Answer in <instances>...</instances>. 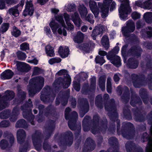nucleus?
I'll return each mask as SVG.
<instances>
[{
	"label": "nucleus",
	"instance_id": "obj_62",
	"mask_svg": "<svg viewBox=\"0 0 152 152\" xmlns=\"http://www.w3.org/2000/svg\"><path fill=\"white\" fill-rule=\"evenodd\" d=\"M21 4L20 5L22 7L23 6V5L24 4V1L23 0L21 1Z\"/></svg>",
	"mask_w": 152,
	"mask_h": 152
},
{
	"label": "nucleus",
	"instance_id": "obj_56",
	"mask_svg": "<svg viewBox=\"0 0 152 152\" xmlns=\"http://www.w3.org/2000/svg\"><path fill=\"white\" fill-rule=\"evenodd\" d=\"M14 141V138L12 135L10 134V142H13Z\"/></svg>",
	"mask_w": 152,
	"mask_h": 152
},
{
	"label": "nucleus",
	"instance_id": "obj_25",
	"mask_svg": "<svg viewBox=\"0 0 152 152\" xmlns=\"http://www.w3.org/2000/svg\"><path fill=\"white\" fill-rule=\"evenodd\" d=\"M9 143L5 140H2L0 142V147L1 149L4 150L6 149L8 146Z\"/></svg>",
	"mask_w": 152,
	"mask_h": 152
},
{
	"label": "nucleus",
	"instance_id": "obj_14",
	"mask_svg": "<svg viewBox=\"0 0 152 152\" xmlns=\"http://www.w3.org/2000/svg\"><path fill=\"white\" fill-rule=\"evenodd\" d=\"M107 58L110 60V62L117 66H119L120 65V58L119 56H116L113 59H110L108 56H107Z\"/></svg>",
	"mask_w": 152,
	"mask_h": 152
},
{
	"label": "nucleus",
	"instance_id": "obj_54",
	"mask_svg": "<svg viewBox=\"0 0 152 152\" xmlns=\"http://www.w3.org/2000/svg\"><path fill=\"white\" fill-rule=\"evenodd\" d=\"M141 27V23L140 22H138L137 24V27L138 28H140Z\"/></svg>",
	"mask_w": 152,
	"mask_h": 152
},
{
	"label": "nucleus",
	"instance_id": "obj_28",
	"mask_svg": "<svg viewBox=\"0 0 152 152\" xmlns=\"http://www.w3.org/2000/svg\"><path fill=\"white\" fill-rule=\"evenodd\" d=\"M11 33L13 36L17 37L20 35V32L19 30L17 29L16 27H14L13 30L12 32Z\"/></svg>",
	"mask_w": 152,
	"mask_h": 152
},
{
	"label": "nucleus",
	"instance_id": "obj_17",
	"mask_svg": "<svg viewBox=\"0 0 152 152\" xmlns=\"http://www.w3.org/2000/svg\"><path fill=\"white\" fill-rule=\"evenodd\" d=\"M9 99H4L0 101V111L8 107Z\"/></svg>",
	"mask_w": 152,
	"mask_h": 152
},
{
	"label": "nucleus",
	"instance_id": "obj_5",
	"mask_svg": "<svg viewBox=\"0 0 152 152\" xmlns=\"http://www.w3.org/2000/svg\"><path fill=\"white\" fill-rule=\"evenodd\" d=\"M44 82V79L42 77H37L33 78L30 80L29 82V84L32 86L33 85L35 86L36 87L39 88L40 90L43 86Z\"/></svg>",
	"mask_w": 152,
	"mask_h": 152
},
{
	"label": "nucleus",
	"instance_id": "obj_58",
	"mask_svg": "<svg viewBox=\"0 0 152 152\" xmlns=\"http://www.w3.org/2000/svg\"><path fill=\"white\" fill-rule=\"evenodd\" d=\"M4 56V51L1 52V59H3Z\"/></svg>",
	"mask_w": 152,
	"mask_h": 152
},
{
	"label": "nucleus",
	"instance_id": "obj_47",
	"mask_svg": "<svg viewBox=\"0 0 152 152\" xmlns=\"http://www.w3.org/2000/svg\"><path fill=\"white\" fill-rule=\"evenodd\" d=\"M49 0H38V2L40 4L42 5L45 4L46 2L48 1Z\"/></svg>",
	"mask_w": 152,
	"mask_h": 152
},
{
	"label": "nucleus",
	"instance_id": "obj_12",
	"mask_svg": "<svg viewBox=\"0 0 152 152\" xmlns=\"http://www.w3.org/2000/svg\"><path fill=\"white\" fill-rule=\"evenodd\" d=\"M58 52L61 57L65 58L68 56L69 49L67 47L61 46L59 47Z\"/></svg>",
	"mask_w": 152,
	"mask_h": 152
},
{
	"label": "nucleus",
	"instance_id": "obj_33",
	"mask_svg": "<svg viewBox=\"0 0 152 152\" xmlns=\"http://www.w3.org/2000/svg\"><path fill=\"white\" fill-rule=\"evenodd\" d=\"M29 48V45L26 42L23 43L20 45V49L23 50H26L28 49Z\"/></svg>",
	"mask_w": 152,
	"mask_h": 152
},
{
	"label": "nucleus",
	"instance_id": "obj_45",
	"mask_svg": "<svg viewBox=\"0 0 152 152\" xmlns=\"http://www.w3.org/2000/svg\"><path fill=\"white\" fill-rule=\"evenodd\" d=\"M99 54L100 55L104 56L106 55L107 53L105 51L99 50Z\"/></svg>",
	"mask_w": 152,
	"mask_h": 152
},
{
	"label": "nucleus",
	"instance_id": "obj_40",
	"mask_svg": "<svg viewBox=\"0 0 152 152\" xmlns=\"http://www.w3.org/2000/svg\"><path fill=\"white\" fill-rule=\"evenodd\" d=\"M73 86L75 90L77 91H79L80 90V85L78 83H77L75 81L73 82Z\"/></svg>",
	"mask_w": 152,
	"mask_h": 152
},
{
	"label": "nucleus",
	"instance_id": "obj_55",
	"mask_svg": "<svg viewBox=\"0 0 152 152\" xmlns=\"http://www.w3.org/2000/svg\"><path fill=\"white\" fill-rule=\"evenodd\" d=\"M14 96V93L13 92L10 91V98H13Z\"/></svg>",
	"mask_w": 152,
	"mask_h": 152
},
{
	"label": "nucleus",
	"instance_id": "obj_34",
	"mask_svg": "<svg viewBox=\"0 0 152 152\" xmlns=\"http://www.w3.org/2000/svg\"><path fill=\"white\" fill-rule=\"evenodd\" d=\"M44 30V31L47 35L49 37H52L51 32L49 27H45Z\"/></svg>",
	"mask_w": 152,
	"mask_h": 152
},
{
	"label": "nucleus",
	"instance_id": "obj_27",
	"mask_svg": "<svg viewBox=\"0 0 152 152\" xmlns=\"http://www.w3.org/2000/svg\"><path fill=\"white\" fill-rule=\"evenodd\" d=\"M61 61V59L59 58H55L50 59L48 62L50 64H53L54 63H58Z\"/></svg>",
	"mask_w": 152,
	"mask_h": 152
},
{
	"label": "nucleus",
	"instance_id": "obj_48",
	"mask_svg": "<svg viewBox=\"0 0 152 152\" xmlns=\"http://www.w3.org/2000/svg\"><path fill=\"white\" fill-rule=\"evenodd\" d=\"M119 50V48L118 46L115 47L113 49V52L115 53H117Z\"/></svg>",
	"mask_w": 152,
	"mask_h": 152
},
{
	"label": "nucleus",
	"instance_id": "obj_37",
	"mask_svg": "<svg viewBox=\"0 0 152 152\" xmlns=\"http://www.w3.org/2000/svg\"><path fill=\"white\" fill-rule=\"evenodd\" d=\"M132 16L134 19H136L139 18L140 15L139 13L135 12L132 13Z\"/></svg>",
	"mask_w": 152,
	"mask_h": 152
},
{
	"label": "nucleus",
	"instance_id": "obj_4",
	"mask_svg": "<svg viewBox=\"0 0 152 152\" xmlns=\"http://www.w3.org/2000/svg\"><path fill=\"white\" fill-rule=\"evenodd\" d=\"M78 10L81 18L83 20L88 21L91 23H94V20L92 19L93 16L92 14H89L86 17L88 13L87 10L83 4L79 5L78 7Z\"/></svg>",
	"mask_w": 152,
	"mask_h": 152
},
{
	"label": "nucleus",
	"instance_id": "obj_61",
	"mask_svg": "<svg viewBox=\"0 0 152 152\" xmlns=\"http://www.w3.org/2000/svg\"><path fill=\"white\" fill-rule=\"evenodd\" d=\"M83 46L84 47V48H83V49L84 50H87L88 51V50H91V49H86V48H85V44L83 45ZM88 52H89V51H88Z\"/></svg>",
	"mask_w": 152,
	"mask_h": 152
},
{
	"label": "nucleus",
	"instance_id": "obj_31",
	"mask_svg": "<svg viewBox=\"0 0 152 152\" xmlns=\"http://www.w3.org/2000/svg\"><path fill=\"white\" fill-rule=\"evenodd\" d=\"M17 55L18 57L21 60H24L26 58V54L20 51H18L17 52Z\"/></svg>",
	"mask_w": 152,
	"mask_h": 152
},
{
	"label": "nucleus",
	"instance_id": "obj_46",
	"mask_svg": "<svg viewBox=\"0 0 152 152\" xmlns=\"http://www.w3.org/2000/svg\"><path fill=\"white\" fill-rule=\"evenodd\" d=\"M59 10L58 9L55 8H52L51 9L52 13L55 14H57L59 12Z\"/></svg>",
	"mask_w": 152,
	"mask_h": 152
},
{
	"label": "nucleus",
	"instance_id": "obj_20",
	"mask_svg": "<svg viewBox=\"0 0 152 152\" xmlns=\"http://www.w3.org/2000/svg\"><path fill=\"white\" fill-rule=\"evenodd\" d=\"M25 136V132L23 130L20 129L18 130L17 133L18 141V142H20L21 140L24 138Z\"/></svg>",
	"mask_w": 152,
	"mask_h": 152
},
{
	"label": "nucleus",
	"instance_id": "obj_24",
	"mask_svg": "<svg viewBox=\"0 0 152 152\" xmlns=\"http://www.w3.org/2000/svg\"><path fill=\"white\" fill-rule=\"evenodd\" d=\"M1 76L2 79H9L10 78V70L7 69L5 70L1 74Z\"/></svg>",
	"mask_w": 152,
	"mask_h": 152
},
{
	"label": "nucleus",
	"instance_id": "obj_63",
	"mask_svg": "<svg viewBox=\"0 0 152 152\" xmlns=\"http://www.w3.org/2000/svg\"><path fill=\"white\" fill-rule=\"evenodd\" d=\"M2 22V18L0 16V24H1V23Z\"/></svg>",
	"mask_w": 152,
	"mask_h": 152
},
{
	"label": "nucleus",
	"instance_id": "obj_9",
	"mask_svg": "<svg viewBox=\"0 0 152 152\" xmlns=\"http://www.w3.org/2000/svg\"><path fill=\"white\" fill-rule=\"evenodd\" d=\"M34 12V9L31 1H27L26 3L25 9L23 12V15L26 16L27 15H31Z\"/></svg>",
	"mask_w": 152,
	"mask_h": 152
},
{
	"label": "nucleus",
	"instance_id": "obj_30",
	"mask_svg": "<svg viewBox=\"0 0 152 152\" xmlns=\"http://www.w3.org/2000/svg\"><path fill=\"white\" fill-rule=\"evenodd\" d=\"M111 78H108L107 81V92L109 93H110L111 91Z\"/></svg>",
	"mask_w": 152,
	"mask_h": 152
},
{
	"label": "nucleus",
	"instance_id": "obj_22",
	"mask_svg": "<svg viewBox=\"0 0 152 152\" xmlns=\"http://www.w3.org/2000/svg\"><path fill=\"white\" fill-rule=\"evenodd\" d=\"M127 65L131 68H136L137 66V62L134 61L132 59H130L128 60Z\"/></svg>",
	"mask_w": 152,
	"mask_h": 152
},
{
	"label": "nucleus",
	"instance_id": "obj_49",
	"mask_svg": "<svg viewBox=\"0 0 152 152\" xmlns=\"http://www.w3.org/2000/svg\"><path fill=\"white\" fill-rule=\"evenodd\" d=\"M149 31H148L147 34L149 37H151L152 36V29L151 28H149Z\"/></svg>",
	"mask_w": 152,
	"mask_h": 152
},
{
	"label": "nucleus",
	"instance_id": "obj_23",
	"mask_svg": "<svg viewBox=\"0 0 152 152\" xmlns=\"http://www.w3.org/2000/svg\"><path fill=\"white\" fill-rule=\"evenodd\" d=\"M10 117V111L6 110L0 113V118L1 119H6Z\"/></svg>",
	"mask_w": 152,
	"mask_h": 152
},
{
	"label": "nucleus",
	"instance_id": "obj_21",
	"mask_svg": "<svg viewBox=\"0 0 152 152\" xmlns=\"http://www.w3.org/2000/svg\"><path fill=\"white\" fill-rule=\"evenodd\" d=\"M144 18L147 23L152 22V13L148 12L145 13L144 15Z\"/></svg>",
	"mask_w": 152,
	"mask_h": 152
},
{
	"label": "nucleus",
	"instance_id": "obj_6",
	"mask_svg": "<svg viewBox=\"0 0 152 152\" xmlns=\"http://www.w3.org/2000/svg\"><path fill=\"white\" fill-rule=\"evenodd\" d=\"M67 71L65 69L59 71L56 74L59 75H65V77L63 80V84L64 88H68L70 85L71 79L70 77L67 74Z\"/></svg>",
	"mask_w": 152,
	"mask_h": 152
},
{
	"label": "nucleus",
	"instance_id": "obj_42",
	"mask_svg": "<svg viewBox=\"0 0 152 152\" xmlns=\"http://www.w3.org/2000/svg\"><path fill=\"white\" fill-rule=\"evenodd\" d=\"M70 111V109L69 108H66L65 110V117L66 119H68V116L69 112Z\"/></svg>",
	"mask_w": 152,
	"mask_h": 152
},
{
	"label": "nucleus",
	"instance_id": "obj_57",
	"mask_svg": "<svg viewBox=\"0 0 152 152\" xmlns=\"http://www.w3.org/2000/svg\"><path fill=\"white\" fill-rule=\"evenodd\" d=\"M113 35V36H115V32L114 31H113L112 32V33L110 34V36L111 37L113 38H114V37H112V35Z\"/></svg>",
	"mask_w": 152,
	"mask_h": 152
},
{
	"label": "nucleus",
	"instance_id": "obj_8",
	"mask_svg": "<svg viewBox=\"0 0 152 152\" xmlns=\"http://www.w3.org/2000/svg\"><path fill=\"white\" fill-rule=\"evenodd\" d=\"M135 5L146 9H152V0H147L144 2L142 0H138L135 1Z\"/></svg>",
	"mask_w": 152,
	"mask_h": 152
},
{
	"label": "nucleus",
	"instance_id": "obj_32",
	"mask_svg": "<svg viewBox=\"0 0 152 152\" xmlns=\"http://www.w3.org/2000/svg\"><path fill=\"white\" fill-rule=\"evenodd\" d=\"M85 48H86V49H92L94 47L95 44L91 42H90L88 43L85 44Z\"/></svg>",
	"mask_w": 152,
	"mask_h": 152
},
{
	"label": "nucleus",
	"instance_id": "obj_3",
	"mask_svg": "<svg viewBox=\"0 0 152 152\" xmlns=\"http://www.w3.org/2000/svg\"><path fill=\"white\" fill-rule=\"evenodd\" d=\"M98 6L101 10L102 17L105 18L108 15L109 7H110V10L112 11L115 8L116 3L112 0H104L103 4L99 3Z\"/></svg>",
	"mask_w": 152,
	"mask_h": 152
},
{
	"label": "nucleus",
	"instance_id": "obj_36",
	"mask_svg": "<svg viewBox=\"0 0 152 152\" xmlns=\"http://www.w3.org/2000/svg\"><path fill=\"white\" fill-rule=\"evenodd\" d=\"M8 28V24L5 23L3 24L1 28V31L3 32L6 31Z\"/></svg>",
	"mask_w": 152,
	"mask_h": 152
},
{
	"label": "nucleus",
	"instance_id": "obj_1",
	"mask_svg": "<svg viewBox=\"0 0 152 152\" xmlns=\"http://www.w3.org/2000/svg\"><path fill=\"white\" fill-rule=\"evenodd\" d=\"M64 17L66 24V26L62 15L60 14L55 15V19L58 22V24L55 22V19H52L49 23L50 26L54 34H56L57 31L59 34H63L66 36L67 34L65 28H66L68 30L71 31L74 29V26L72 23V20L75 26L80 27L82 23L78 14L75 12L71 15L66 12L63 14Z\"/></svg>",
	"mask_w": 152,
	"mask_h": 152
},
{
	"label": "nucleus",
	"instance_id": "obj_19",
	"mask_svg": "<svg viewBox=\"0 0 152 152\" xmlns=\"http://www.w3.org/2000/svg\"><path fill=\"white\" fill-rule=\"evenodd\" d=\"M64 9L68 12H73L75 10L76 6L74 4L69 3L65 5Z\"/></svg>",
	"mask_w": 152,
	"mask_h": 152
},
{
	"label": "nucleus",
	"instance_id": "obj_18",
	"mask_svg": "<svg viewBox=\"0 0 152 152\" xmlns=\"http://www.w3.org/2000/svg\"><path fill=\"white\" fill-rule=\"evenodd\" d=\"M102 43L106 49H107L109 47V39L106 35L104 36L102 39Z\"/></svg>",
	"mask_w": 152,
	"mask_h": 152
},
{
	"label": "nucleus",
	"instance_id": "obj_15",
	"mask_svg": "<svg viewBox=\"0 0 152 152\" xmlns=\"http://www.w3.org/2000/svg\"><path fill=\"white\" fill-rule=\"evenodd\" d=\"M45 52L47 55L50 57L53 56L55 53L53 48L50 45H47L45 48Z\"/></svg>",
	"mask_w": 152,
	"mask_h": 152
},
{
	"label": "nucleus",
	"instance_id": "obj_44",
	"mask_svg": "<svg viewBox=\"0 0 152 152\" xmlns=\"http://www.w3.org/2000/svg\"><path fill=\"white\" fill-rule=\"evenodd\" d=\"M5 7V3L3 0H0V9H3Z\"/></svg>",
	"mask_w": 152,
	"mask_h": 152
},
{
	"label": "nucleus",
	"instance_id": "obj_59",
	"mask_svg": "<svg viewBox=\"0 0 152 152\" xmlns=\"http://www.w3.org/2000/svg\"><path fill=\"white\" fill-rule=\"evenodd\" d=\"M101 99V96L100 95H98V96L96 97V100H99V99Z\"/></svg>",
	"mask_w": 152,
	"mask_h": 152
},
{
	"label": "nucleus",
	"instance_id": "obj_16",
	"mask_svg": "<svg viewBox=\"0 0 152 152\" xmlns=\"http://www.w3.org/2000/svg\"><path fill=\"white\" fill-rule=\"evenodd\" d=\"M84 36L82 33L80 32H78L76 36L74 39V41L77 43L81 42L83 39Z\"/></svg>",
	"mask_w": 152,
	"mask_h": 152
},
{
	"label": "nucleus",
	"instance_id": "obj_64",
	"mask_svg": "<svg viewBox=\"0 0 152 152\" xmlns=\"http://www.w3.org/2000/svg\"><path fill=\"white\" fill-rule=\"evenodd\" d=\"M6 3L8 4L10 2V0H5Z\"/></svg>",
	"mask_w": 152,
	"mask_h": 152
},
{
	"label": "nucleus",
	"instance_id": "obj_51",
	"mask_svg": "<svg viewBox=\"0 0 152 152\" xmlns=\"http://www.w3.org/2000/svg\"><path fill=\"white\" fill-rule=\"evenodd\" d=\"M114 79L115 81L116 82H118L119 81V78L118 76L117 75H115L114 77Z\"/></svg>",
	"mask_w": 152,
	"mask_h": 152
},
{
	"label": "nucleus",
	"instance_id": "obj_11",
	"mask_svg": "<svg viewBox=\"0 0 152 152\" xmlns=\"http://www.w3.org/2000/svg\"><path fill=\"white\" fill-rule=\"evenodd\" d=\"M105 28L102 25H99L95 27L93 30L91 36L94 39H95V37L96 35L101 34L105 30Z\"/></svg>",
	"mask_w": 152,
	"mask_h": 152
},
{
	"label": "nucleus",
	"instance_id": "obj_29",
	"mask_svg": "<svg viewBox=\"0 0 152 152\" xmlns=\"http://www.w3.org/2000/svg\"><path fill=\"white\" fill-rule=\"evenodd\" d=\"M10 122L9 121L3 120L0 123V127L5 128L9 126Z\"/></svg>",
	"mask_w": 152,
	"mask_h": 152
},
{
	"label": "nucleus",
	"instance_id": "obj_50",
	"mask_svg": "<svg viewBox=\"0 0 152 152\" xmlns=\"http://www.w3.org/2000/svg\"><path fill=\"white\" fill-rule=\"evenodd\" d=\"M25 121L24 120H21L18 122L17 124H19V126H20L23 123L25 124Z\"/></svg>",
	"mask_w": 152,
	"mask_h": 152
},
{
	"label": "nucleus",
	"instance_id": "obj_52",
	"mask_svg": "<svg viewBox=\"0 0 152 152\" xmlns=\"http://www.w3.org/2000/svg\"><path fill=\"white\" fill-rule=\"evenodd\" d=\"M87 29V27L86 26H84L82 27L81 30L83 32H85Z\"/></svg>",
	"mask_w": 152,
	"mask_h": 152
},
{
	"label": "nucleus",
	"instance_id": "obj_39",
	"mask_svg": "<svg viewBox=\"0 0 152 152\" xmlns=\"http://www.w3.org/2000/svg\"><path fill=\"white\" fill-rule=\"evenodd\" d=\"M27 62L29 63H33L34 65H37L38 64V61L35 58L32 59L27 60Z\"/></svg>",
	"mask_w": 152,
	"mask_h": 152
},
{
	"label": "nucleus",
	"instance_id": "obj_2",
	"mask_svg": "<svg viewBox=\"0 0 152 152\" xmlns=\"http://www.w3.org/2000/svg\"><path fill=\"white\" fill-rule=\"evenodd\" d=\"M119 2H122L118 11L120 19L125 20L128 19V15L132 11L129 4V0H117Z\"/></svg>",
	"mask_w": 152,
	"mask_h": 152
},
{
	"label": "nucleus",
	"instance_id": "obj_10",
	"mask_svg": "<svg viewBox=\"0 0 152 152\" xmlns=\"http://www.w3.org/2000/svg\"><path fill=\"white\" fill-rule=\"evenodd\" d=\"M90 9L94 14L95 17H97L99 13V10L97 8L96 2L93 0H90L89 2Z\"/></svg>",
	"mask_w": 152,
	"mask_h": 152
},
{
	"label": "nucleus",
	"instance_id": "obj_41",
	"mask_svg": "<svg viewBox=\"0 0 152 152\" xmlns=\"http://www.w3.org/2000/svg\"><path fill=\"white\" fill-rule=\"evenodd\" d=\"M99 85L102 91H104L105 89V81H102V82L99 81Z\"/></svg>",
	"mask_w": 152,
	"mask_h": 152
},
{
	"label": "nucleus",
	"instance_id": "obj_53",
	"mask_svg": "<svg viewBox=\"0 0 152 152\" xmlns=\"http://www.w3.org/2000/svg\"><path fill=\"white\" fill-rule=\"evenodd\" d=\"M71 121H69L68 123V125L69 127V128L72 130H73L74 129L73 127H72L71 125Z\"/></svg>",
	"mask_w": 152,
	"mask_h": 152
},
{
	"label": "nucleus",
	"instance_id": "obj_26",
	"mask_svg": "<svg viewBox=\"0 0 152 152\" xmlns=\"http://www.w3.org/2000/svg\"><path fill=\"white\" fill-rule=\"evenodd\" d=\"M95 61L96 63L99 64L101 65L105 62V61L103 57L99 56H96Z\"/></svg>",
	"mask_w": 152,
	"mask_h": 152
},
{
	"label": "nucleus",
	"instance_id": "obj_7",
	"mask_svg": "<svg viewBox=\"0 0 152 152\" xmlns=\"http://www.w3.org/2000/svg\"><path fill=\"white\" fill-rule=\"evenodd\" d=\"M135 29V26L134 23L132 20H129L127 22V26L123 28L122 32L124 36H127L129 32H133Z\"/></svg>",
	"mask_w": 152,
	"mask_h": 152
},
{
	"label": "nucleus",
	"instance_id": "obj_38",
	"mask_svg": "<svg viewBox=\"0 0 152 152\" xmlns=\"http://www.w3.org/2000/svg\"><path fill=\"white\" fill-rule=\"evenodd\" d=\"M127 47V46L126 45L124 46L121 49V53L122 56L124 58V61L125 63H126V60L125 59V57L124 56V55L125 54V51L126 50Z\"/></svg>",
	"mask_w": 152,
	"mask_h": 152
},
{
	"label": "nucleus",
	"instance_id": "obj_35",
	"mask_svg": "<svg viewBox=\"0 0 152 152\" xmlns=\"http://www.w3.org/2000/svg\"><path fill=\"white\" fill-rule=\"evenodd\" d=\"M10 11L13 16L15 17H17L19 15V12L16 8H14L11 9V10H10Z\"/></svg>",
	"mask_w": 152,
	"mask_h": 152
},
{
	"label": "nucleus",
	"instance_id": "obj_13",
	"mask_svg": "<svg viewBox=\"0 0 152 152\" xmlns=\"http://www.w3.org/2000/svg\"><path fill=\"white\" fill-rule=\"evenodd\" d=\"M16 65L18 69L20 71L28 70L30 69L29 65L25 63L16 61Z\"/></svg>",
	"mask_w": 152,
	"mask_h": 152
},
{
	"label": "nucleus",
	"instance_id": "obj_43",
	"mask_svg": "<svg viewBox=\"0 0 152 152\" xmlns=\"http://www.w3.org/2000/svg\"><path fill=\"white\" fill-rule=\"evenodd\" d=\"M39 69L37 67H34V68L33 74H37L39 73Z\"/></svg>",
	"mask_w": 152,
	"mask_h": 152
},
{
	"label": "nucleus",
	"instance_id": "obj_60",
	"mask_svg": "<svg viewBox=\"0 0 152 152\" xmlns=\"http://www.w3.org/2000/svg\"><path fill=\"white\" fill-rule=\"evenodd\" d=\"M73 113H74V114L75 115L76 117H77L78 115H77V113H76V112H73Z\"/></svg>",
	"mask_w": 152,
	"mask_h": 152
}]
</instances>
